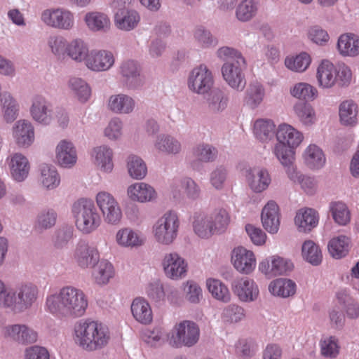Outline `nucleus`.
Returning <instances> with one entry per match:
<instances>
[{
	"mask_svg": "<svg viewBox=\"0 0 359 359\" xmlns=\"http://www.w3.org/2000/svg\"><path fill=\"white\" fill-rule=\"evenodd\" d=\"M163 266L165 275L171 279L182 278L187 274V264L184 259L176 252L165 255Z\"/></svg>",
	"mask_w": 359,
	"mask_h": 359,
	"instance_id": "obj_16",
	"label": "nucleus"
},
{
	"mask_svg": "<svg viewBox=\"0 0 359 359\" xmlns=\"http://www.w3.org/2000/svg\"><path fill=\"white\" fill-rule=\"evenodd\" d=\"M135 105V100L124 93L111 95L107 101L108 109L116 114H131L134 111Z\"/></svg>",
	"mask_w": 359,
	"mask_h": 359,
	"instance_id": "obj_21",
	"label": "nucleus"
},
{
	"mask_svg": "<svg viewBox=\"0 0 359 359\" xmlns=\"http://www.w3.org/2000/svg\"><path fill=\"white\" fill-rule=\"evenodd\" d=\"M269 290L273 295L288 297L295 294L296 284L290 279L278 278L271 282Z\"/></svg>",
	"mask_w": 359,
	"mask_h": 359,
	"instance_id": "obj_38",
	"label": "nucleus"
},
{
	"mask_svg": "<svg viewBox=\"0 0 359 359\" xmlns=\"http://www.w3.org/2000/svg\"><path fill=\"white\" fill-rule=\"evenodd\" d=\"M29 114L32 118L43 126H48L53 118V107L50 100L41 95H34L31 100Z\"/></svg>",
	"mask_w": 359,
	"mask_h": 359,
	"instance_id": "obj_12",
	"label": "nucleus"
},
{
	"mask_svg": "<svg viewBox=\"0 0 359 359\" xmlns=\"http://www.w3.org/2000/svg\"><path fill=\"white\" fill-rule=\"evenodd\" d=\"M200 330L196 323L184 320L175 327L169 341L175 347H191L199 339Z\"/></svg>",
	"mask_w": 359,
	"mask_h": 359,
	"instance_id": "obj_6",
	"label": "nucleus"
},
{
	"mask_svg": "<svg viewBox=\"0 0 359 359\" xmlns=\"http://www.w3.org/2000/svg\"><path fill=\"white\" fill-rule=\"evenodd\" d=\"M304 157L306 165L311 169H319L325 163V157L322 149L315 144L308 147Z\"/></svg>",
	"mask_w": 359,
	"mask_h": 359,
	"instance_id": "obj_41",
	"label": "nucleus"
},
{
	"mask_svg": "<svg viewBox=\"0 0 359 359\" xmlns=\"http://www.w3.org/2000/svg\"><path fill=\"white\" fill-rule=\"evenodd\" d=\"M131 312L134 318L142 324L148 325L152 321L153 314L151 306L143 298H135L133 301Z\"/></svg>",
	"mask_w": 359,
	"mask_h": 359,
	"instance_id": "obj_30",
	"label": "nucleus"
},
{
	"mask_svg": "<svg viewBox=\"0 0 359 359\" xmlns=\"http://www.w3.org/2000/svg\"><path fill=\"white\" fill-rule=\"evenodd\" d=\"M245 177L250 188L255 193L266 190L271 181L267 170L260 168L246 170Z\"/></svg>",
	"mask_w": 359,
	"mask_h": 359,
	"instance_id": "obj_19",
	"label": "nucleus"
},
{
	"mask_svg": "<svg viewBox=\"0 0 359 359\" xmlns=\"http://www.w3.org/2000/svg\"><path fill=\"white\" fill-rule=\"evenodd\" d=\"M89 53L87 44L83 40L76 39L68 43L66 55L72 60L81 62L86 61Z\"/></svg>",
	"mask_w": 359,
	"mask_h": 359,
	"instance_id": "obj_47",
	"label": "nucleus"
},
{
	"mask_svg": "<svg viewBox=\"0 0 359 359\" xmlns=\"http://www.w3.org/2000/svg\"><path fill=\"white\" fill-rule=\"evenodd\" d=\"M72 211L76 228L83 234L92 233L100 225V216L91 200L81 198L76 201Z\"/></svg>",
	"mask_w": 359,
	"mask_h": 359,
	"instance_id": "obj_3",
	"label": "nucleus"
},
{
	"mask_svg": "<svg viewBox=\"0 0 359 359\" xmlns=\"http://www.w3.org/2000/svg\"><path fill=\"white\" fill-rule=\"evenodd\" d=\"M254 133L259 140L268 141L275 135V125L271 120H257L254 125Z\"/></svg>",
	"mask_w": 359,
	"mask_h": 359,
	"instance_id": "obj_51",
	"label": "nucleus"
},
{
	"mask_svg": "<svg viewBox=\"0 0 359 359\" xmlns=\"http://www.w3.org/2000/svg\"><path fill=\"white\" fill-rule=\"evenodd\" d=\"M231 290L243 302H252L259 296V289L253 280L248 278L235 279L231 283Z\"/></svg>",
	"mask_w": 359,
	"mask_h": 359,
	"instance_id": "obj_15",
	"label": "nucleus"
},
{
	"mask_svg": "<svg viewBox=\"0 0 359 359\" xmlns=\"http://www.w3.org/2000/svg\"><path fill=\"white\" fill-rule=\"evenodd\" d=\"M330 212L334 222L341 226H345L351 221V212L347 205L341 201L332 202Z\"/></svg>",
	"mask_w": 359,
	"mask_h": 359,
	"instance_id": "obj_53",
	"label": "nucleus"
},
{
	"mask_svg": "<svg viewBox=\"0 0 359 359\" xmlns=\"http://www.w3.org/2000/svg\"><path fill=\"white\" fill-rule=\"evenodd\" d=\"M0 103L4 120L7 123L13 122L18 116L19 104L11 93H2Z\"/></svg>",
	"mask_w": 359,
	"mask_h": 359,
	"instance_id": "obj_32",
	"label": "nucleus"
},
{
	"mask_svg": "<svg viewBox=\"0 0 359 359\" xmlns=\"http://www.w3.org/2000/svg\"><path fill=\"white\" fill-rule=\"evenodd\" d=\"M69 86L81 102H86L90 95V89L88 83L80 78L69 80Z\"/></svg>",
	"mask_w": 359,
	"mask_h": 359,
	"instance_id": "obj_61",
	"label": "nucleus"
},
{
	"mask_svg": "<svg viewBox=\"0 0 359 359\" xmlns=\"http://www.w3.org/2000/svg\"><path fill=\"white\" fill-rule=\"evenodd\" d=\"M94 153L95 155V163L100 169L106 172H111L114 168L111 149L103 145L95 148Z\"/></svg>",
	"mask_w": 359,
	"mask_h": 359,
	"instance_id": "obj_45",
	"label": "nucleus"
},
{
	"mask_svg": "<svg viewBox=\"0 0 359 359\" xmlns=\"http://www.w3.org/2000/svg\"><path fill=\"white\" fill-rule=\"evenodd\" d=\"M337 49L344 57H355L359 55V36L354 33H344L339 36Z\"/></svg>",
	"mask_w": 359,
	"mask_h": 359,
	"instance_id": "obj_23",
	"label": "nucleus"
},
{
	"mask_svg": "<svg viewBox=\"0 0 359 359\" xmlns=\"http://www.w3.org/2000/svg\"><path fill=\"white\" fill-rule=\"evenodd\" d=\"M264 95L265 90L261 83H251L245 92V102L250 108L254 109L261 104Z\"/></svg>",
	"mask_w": 359,
	"mask_h": 359,
	"instance_id": "obj_42",
	"label": "nucleus"
},
{
	"mask_svg": "<svg viewBox=\"0 0 359 359\" xmlns=\"http://www.w3.org/2000/svg\"><path fill=\"white\" fill-rule=\"evenodd\" d=\"M337 298L348 318L357 319L359 318V303L356 299L344 290L337 293Z\"/></svg>",
	"mask_w": 359,
	"mask_h": 359,
	"instance_id": "obj_39",
	"label": "nucleus"
},
{
	"mask_svg": "<svg viewBox=\"0 0 359 359\" xmlns=\"http://www.w3.org/2000/svg\"><path fill=\"white\" fill-rule=\"evenodd\" d=\"M127 196L133 201L147 203L156 197L154 189L148 184L137 182L130 185L127 189Z\"/></svg>",
	"mask_w": 359,
	"mask_h": 359,
	"instance_id": "obj_24",
	"label": "nucleus"
},
{
	"mask_svg": "<svg viewBox=\"0 0 359 359\" xmlns=\"http://www.w3.org/2000/svg\"><path fill=\"white\" fill-rule=\"evenodd\" d=\"M302 256L304 259L313 266H318L322 262L321 250L313 241H306L302 248Z\"/></svg>",
	"mask_w": 359,
	"mask_h": 359,
	"instance_id": "obj_55",
	"label": "nucleus"
},
{
	"mask_svg": "<svg viewBox=\"0 0 359 359\" xmlns=\"http://www.w3.org/2000/svg\"><path fill=\"white\" fill-rule=\"evenodd\" d=\"M74 258L81 268L87 269L92 268L98 262L100 255L96 247L81 240L76 245Z\"/></svg>",
	"mask_w": 359,
	"mask_h": 359,
	"instance_id": "obj_14",
	"label": "nucleus"
},
{
	"mask_svg": "<svg viewBox=\"0 0 359 359\" xmlns=\"http://www.w3.org/2000/svg\"><path fill=\"white\" fill-rule=\"evenodd\" d=\"M207 287L212 295L219 301L227 303L231 300V294L228 287L220 280L216 279L207 280Z\"/></svg>",
	"mask_w": 359,
	"mask_h": 359,
	"instance_id": "obj_56",
	"label": "nucleus"
},
{
	"mask_svg": "<svg viewBox=\"0 0 359 359\" xmlns=\"http://www.w3.org/2000/svg\"><path fill=\"white\" fill-rule=\"evenodd\" d=\"M228 103L227 93L219 88L210 90L205 98L207 109L212 114L222 113L226 109Z\"/></svg>",
	"mask_w": 359,
	"mask_h": 359,
	"instance_id": "obj_27",
	"label": "nucleus"
},
{
	"mask_svg": "<svg viewBox=\"0 0 359 359\" xmlns=\"http://www.w3.org/2000/svg\"><path fill=\"white\" fill-rule=\"evenodd\" d=\"M85 22L88 27L93 32H107L110 29V20L104 13H88L85 15Z\"/></svg>",
	"mask_w": 359,
	"mask_h": 359,
	"instance_id": "obj_37",
	"label": "nucleus"
},
{
	"mask_svg": "<svg viewBox=\"0 0 359 359\" xmlns=\"http://www.w3.org/2000/svg\"><path fill=\"white\" fill-rule=\"evenodd\" d=\"M140 20L139 13L134 9H130L114 17L115 26L121 30L130 31L137 27Z\"/></svg>",
	"mask_w": 359,
	"mask_h": 359,
	"instance_id": "obj_35",
	"label": "nucleus"
},
{
	"mask_svg": "<svg viewBox=\"0 0 359 359\" xmlns=\"http://www.w3.org/2000/svg\"><path fill=\"white\" fill-rule=\"evenodd\" d=\"M214 234L224 233L229 224L230 217L225 209L215 210L210 215Z\"/></svg>",
	"mask_w": 359,
	"mask_h": 359,
	"instance_id": "obj_58",
	"label": "nucleus"
},
{
	"mask_svg": "<svg viewBox=\"0 0 359 359\" xmlns=\"http://www.w3.org/2000/svg\"><path fill=\"white\" fill-rule=\"evenodd\" d=\"M39 297L38 287L32 283H23L9 290L6 299V308L15 314L30 309Z\"/></svg>",
	"mask_w": 359,
	"mask_h": 359,
	"instance_id": "obj_4",
	"label": "nucleus"
},
{
	"mask_svg": "<svg viewBox=\"0 0 359 359\" xmlns=\"http://www.w3.org/2000/svg\"><path fill=\"white\" fill-rule=\"evenodd\" d=\"M193 222L195 233L201 238H209L214 234L210 216L204 214L196 213Z\"/></svg>",
	"mask_w": 359,
	"mask_h": 359,
	"instance_id": "obj_48",
	"label": "nucleus"
},
{
	"mask_svg": "<svg viewBox=\"0 0 359 359\" xmlns=\"http://www.w3.org/2000/svg\"><path fill=\"white\" fill-rule=\"evenodd\" d=\"M42 184L47 189L57 187L60 182V178L55 168L48 164H43L40 168Z\"/></svg>",
	"mask_w": 359,
	"mask_h": 359,
	"instance_id": "obj_57",
	"label": "nucleus"
},
{
	"mask_svg": "<svg viewBox=\"0 0 359 359\" xmlns=\"http://www.w3.org/2000/svg\"><path fill=\"white\" fill-rule=\"evenodd\" d=\"M213 83L212 72L205 65H201L194 68L188 78L189 89L197 94L208 93L211 90Z\"/></svg>",
	"mask_w": 359,
	"mask_h": 359,
	"instance_id": "obj_9",
	"label": "nucleus"
},
{
	"mask_svg": "<svg viewBox=\"0 0 359 359\" xmlns=\"http://www.w3.org/2000/svg\"><path fill=\"white\" fill-rule=\"evenodd\" d=\"M245 318V310L241 306L231 304L224 308L221 318L227 324L237 323Z\"/></svg>",
	"mask_w": 359,
	"mask_h": 359,
	"instance_id": "obj_52",
	"label": "nucleus"
},
{
	"mask_svg": "<svg viewBox=\"0 0 359 359\" xmlns=\"http://www.w3.org/2000/svg\"><path fill=\"white\" fill-rule=\"evenodd\" d=\"M336 67L328 60H323L317 68L316 78L323 88H330L336 84Z\"/></svg>",
	"mask_w": 359,
	"mask_h": 359,
	"instance_id": "obj_28",
	"label": "nucleus"
},
{
	"mask_svg": "<svg viewBox=\"0 0 359 359\" xmlns=\"http://www.w3.org/2000/svg\"><path fill=\"white\" fill-rule=\"evenodd\" d=\"M318 223V214L312 208L301 210L295 217V224L300 231H310L316 227Z\"/></svg>",
	"mask_w": 359,
	"mask_h": 359,
	"instance_id": "obj_31",
	"label": "nucleus"
},
{
	"mask_svg": "<svg viewBox=\"0 0 359 359\" xmlns=\"http://www.w3.org/2000/svg\"><path fill=\"white\" fill-rule=\"evenodd\" d=\"M339 112L343 125L353 126L357 123L358 106L353 100H346L341 103Z\"/></svg>",
	"mask_w": 359,
	"mask_h": 359,
	"instance_id": "obj_44",
	"label": "nucleus"
},
{
	"mask_svg": "<svg viewBox=\"0 0 359 359\" xmlns=\"http://www.w3.org/2000/svg\"><path fill=\"white\" fill-rule=\"evenodd\" d=\"M231 259L234 267L243 273H250L256 265L254 253L243 247H238L233 249Z\"/></svg>",
	"mask_w": 359,
	"mask_h": 359,
	"instance_id": "obj_18",
	"label": "nucleus"
},
{
	"mask_svg": "<svg viewBox=\"0 0 359 359\" xmlns=\"http://www.w3.org/2000/svg\"><path fill=\"white\" fill-rule=\"evenodd\" d=\"M11 173L14 180L18 182L24 181L29 172V163L27 158L21 154H13L11 159Z\"/></svg>",
	"mask_w": 359,
	"mask_h": 359,
	"instance_id": "obj_29",
	"label": "nucleus"
},
{
	"mask_svg": "<svg viewBox=\"0 0 359 359\" xmlns=\"http://www.w3.org/2000/svg\"><path fill=\"white\" fill-rule=\"evenodd\" d=\"M93 268V276L98 285L107 284L114 276V267L107 260H99Z\"/></svg>",
	"mask_w": 359,
	"mask_h": 359,
	"instance_id": "obj_40",
	"label": "nucleus"
},
{
	"mask_svg": "<svg viewBox=\"0 0 359 359\" xmlns=\"http://www.w3.org/2000/svg\"><path fill=\"white\" fill-rule=\"evenodd\" d=\"M13 133L16 144L20 147L27 148L34 140V126L27 120L18 121L13 126Z\"/></svg>",
	"mask_w": 359,
	"mask_h": 359,
	"instance_id": "obj_20",
	"label": "nucleus"
},
{
	"mask_svg": "<svg viewBox=\"0 0 359 359\" xmlns=\"http://www.w3.org/2000/svg\"><path fill=\"white\" fill-rule=\"evenodd\" d=\"M180 220L176 212L168 211L153 226L156 241L163 245L171 244L177 238Z\"/></svg>",
	"mask_w": 359,
	"mask_h": 359,
	"instance_id": "obj_5",
	"label": "nucleus"
},
{
	"mask_svg": "<svg viewBox=\"0 0 359 359\" xmlns=\"http://www.w3.org/2000/svg\"><path fill=\"white\" fill-rule=\"evenodd\" d=\"M123 85L129 90H137L142 88L144 83V77L141 74V68L137 62L132 60L124 61L119 67Z\"/></svg>",
	"mask_w": 359,
	"mask_h": 359,
	"instance_id": "obj_13",
	"label": "nucleus"
},
{
	"mask_svg": "<svg viewBox=\"0 0 359 359\" xmlns=\"http://www.w3.org/2000/svg\"><path fill=\"white\" fill-rule=\"evenodd\" d=\"M74 334L75 342L88 352L102 349L110 340L108 327L90 319L78 321L74 325Z\"/></svg>",
	"mask_w": 359,
	"mask_h": 359,
	"instance_id": "obj_2",
	"label": "nucleus"
},
{
	"mask_svg": "<svg viewBox=\"0 0 359 359\" xmlns=\"http://www.w3.org/2000/svg\"><path fill=\"white\" fill-rule=\"evenodd\" d=\"M283 147L280 148L278 147L276 151H277V158L280 162V163L283 165V166L285 168L286 172L287 175V177L290 178V180L295 183H299V181L301 180L302 177L304 176V175L301 174L300 172H297L296 168L294 166V156H292V154L291 151H283L282 149Z\"/></svg>",
	"mask_w": 359,
	"mask_h": 359,
	"instance_id": "obj_36",
	"label": "nucleus"
},
{
	"mask_svg": "<svg viewBox=\"0 0 359 359\" xmlns=\"http://www.w3.org/2000/svg\"><path fill=\"white\" fill-rule=\"evenodd\" d=\"M316 92V88L305 83L296 84L290 90L292 96L304 100H313Z\"/></svg>",
	"mask_w": 359,
	"mask_h": 359,
	"instance_id": "obj_64",
	"label": "nucleus"
},
{
	"mask_svg": "<svg viewBox=\"0 0 359 359\" xmlns=\"http://www.w3.org/2000/svg\"><path fill=\"white\" fill-rule=\"evenodd\" d=\"M311 61L310 55L303 52L295 57H287L285 64L292 71L303 72L309 67Z\"/></svg>",
	"mask_w": 359,
	"mask_h": 359,
	"instance_id": "obj_60",
	"label": "nucleus"
},
{
	"mask_svg": "<svg viewBox=\"0 0 359 359\" xmlns=\"http://www.w3.org/2000/svg\"><path fill=\"white\" fill-rule=\"evenodd\" d=\"M278 206L273 201H271L266 203L262 212V222L264 228L271 233L278 231L280 221L278 214Z\"/></svg>",
	"mask_w": 359,
	"mask_h": 359,
	"instance_id": "obj_25",
	"label": "nucleus"
},
{
	"mask_svg": "<svg viewBox=\"0 0 359 359\" xmlns=\"http://www.w3.org/2000/svg\"><path fill=\"white\" fill-rule=\"evenodd\" d=\"M127 168L129 175L135 180L144 178L147 173L144 161L140 156L133 154L127 158Z\"/></svg>",
	"mask_w": 359,
	"mask_h": 359,
	"instance_id": "obj_49",
	"label": "nucleus"
},
{
	"mask_svg": "<svg viewBox=\"0 0 359 359\" xmlns=\"http://www.w3.org/2000/svg\"><path fill=\"white\" fill-rule=\"evenodd\" d=\"M41 21L48 27L69 30L74 27V15L69 11L62 8H47L42 11Z\"/></svg>",
	"mask_w": 359,
	"mask_h": 359,
	"instance_id": "obj_8",
	"label": "nucleus"
},
{
	"mask_svg": "<svg viewBox=\"0 0 359 359\" xmlns=\"http://www.w3.org/2000/svg\"><path fill=\"white\" fill-rule=\"evenodd\" d=\"M258 6L255 0H243L236 8V18L243 22L251 20L257 15Z\"/></svg>",
	"mask_w": 359,
	"mask_h": 359,
	"instance_id": "obj_46",
	"label": "nucleus"
},
{
	"mask_svg": "<svg viewBox=\"0 0 359 359\" xmlns=\"http://www.w3.org/2000/svg\"><path fill=\"white\" fill-rule=\"evenodd\" d=\"M96 203L107 223H119L122 218V212L118 202L111 194L107 191L99 192L96 196Z\"/></svg>",
	"mask_w": 359,
	"mask_h": 359,
	"instance_id": "obj_11",
	"label": "nucleus"
},
{
	"mask_svg": "<svg viewBox=\"0 0 359 359\" xmlns=\"http://www.w3.org/2000/svg\"><path fill=\"white\" fill-rule=\"evenodd\" d=\"M114 64V57L108 50H91L86 61L87 67L93 71L102 72L109 69Z\"/></svg>",
	"mask_w": 359,
	"mask_h": 359,
	"instance_id": "obj_17",
	"label": "nucleus"
},
{
	"mask_svg": "<svg viewBox=\"0 0 359 359\" xmlns=\"http://www.w3.org/2000/svg\"><path fill=\"white\" fill-rule=\"evenodd\" d=\"M57 217V215L55 210L43 209L36 217L34 228L39 232L50 229L55 225Z\"/></svg>",
	"mask_w": 359,
	"mask_h": 359,
	"instance_id": "obj_43",
	"label": "nucleus"
},
{
	"mask_svg": "<svg viewBox=\"0 0 359 359\" xmlns=\"http://www.w3.org/2000/svg\"><path fill=\"white\" fill-rule=\"evenodd\" d=\"M351 248V238L340 235L332 238L327 245L330 255L335 259H341L346 256Z\"/></svg>",
	"mask_w": 359,
	"mask_h": 359,
	"instance_id": "obj_34",
	"label": "nucleus"
},
{
	"mask_svg": "<svg viewBox=\"0 0 359 359\" xmlns=\"http://www.w3.org/2000/svg\"><path fill=\"white\" fill-rule=\"evenodd\" d=\"M88 306V298L83 290L70 285L48 295L46 301L47 310L57 318L81 317Z\"/></svg>",
	"mask_w": 359,
	"mask_h": 359,
	"instance_id": "obj_1",
	"label": "nucleus"
},
{
	"mask_svg": "<svg viewBox=\"0 0 359 359\" xmlns=\"http://www.w3.org/2000/svg\"><path fill=\"white\" fill-rule=\"evenodd\" d=\"M276 136L278 142L274 147L273 152L277 157V149L283 147V151H291L294 156V149L297 147L303 140V135L290 125L279 126ZM285 152H283L284 154Z\"/></svg>",
	"mask_w": 359,
	"mask_h": 359,
	"instance_id": "obj_10",
	"label": "nucleus"
},
{
	"mask_svg": "<svg viewBox=\"0 0 359 359\" xmlns=\"http://www.w3.org/2000/svg\"><path fill=\"white\" fill-rule=\"evenodd\" d=\"M247 67L245 59L236 62H225L221 68L224 80L233 89L243 91L246 86L244 71Z\"/></svg>",
	"mask_w": 359,
	"mask_h": 359,
	"instance_id": "obj_7",
	"label": "nucleus"
},
{
	"mask_svg": "<svg viewBox=\"0 0 359 359\" xmlns=\"http://www.w3.org/2000/svg\"><path fill=\"white\" fill-rule=\"evenodd\" d=\"M5 336L23 344L34 343L37 333L25 325L15 324L5 327Z\"/></svg>",
	"mask_w": 359,
	"mask_h": 359,
	"instance_id": "obj_22",
	"label": "nucleus"
},
{
	"mask_svg": "<svg viewBox=\"0 0 359 359\" xmlns=\"http://www.w3.org/2000/svg\"><path fill=\"white\" fill-rule=\"evenodd\" d=\"M74 229L71 224H63L58 227L54 233L53 242L57 249H62L67 245L73 239Z\"/></svg>",
	"mask_w": 359,
	"mask_h": 359,
	"instance_id": "obj_54",
	"label": "nucleus"
},
{
	"mask_svg": "<svg viewBox=\"0 0 359 359\" xmlns=\"http://www.w3.org/2000/svg\"><path fill=\"white\" fill-rule=\"evenodd\" d=\"M194 156L200 161L213 162L217 156V149L209 144H200L193 149Z\"/></svg>",
	"mask_w": 359,
	"mask_h": 359,
	"instance_id": "obj_59",
	"label": "nucleus"
},
{
	"mask_svg": "<svg viewBox=\"0 0 359 359\" xmlns=\"http://www.w3.org/2000/svg\"><path fill=\"white\" fill-rule=\"evenodd\" d=\"M294 110L302 123L308 125L313 123L314 111L309 104L300 101L295 104Z\"/></svg>",
	"mask_w": 359,
	"mask_h": 359,
	"instance_id": "obj_63",
	"label": "nucleus"
},
{
	"mask_svg": "<svg viewBox=\"0 0 359 359\" xmlns=\"http://www.w3.org/2000/svg\"><path fill=\"white\" fill-rule=\"evenodd\" d=\"M154 145L158 152L166 154H177L181 150L180 142L172 136L165 134L158 135Z\"/></svg>",
	"mask_w": 359,
	"mask_h": 359,
	"instance_id": "obj_33",
	"label": "nucleus"
},
{
	"mask_svg": "<svg viewBox=\"0 0 359 359\" xmlns=\"http://www.w3.org/2000/svg\"><path fill=\"white\" fill-rule=\"evenodd\" d=\"M77 155L75 147L71 142L62 140L56 147V160L60 165L71 168L76 162Z\"/></svg>",
	"mask_w": 359,
	"mask_h": 359,
	"instance_id": "obj_26",
	"label": "nucleus"
},
{
	"mask_svg": "<svg viewBox=\"0 0 359 359\" xmlns=\"http://www.w3.org/2000/svg\"><path fill=\"white\" fill-rule=\"evenodd\" d=\"M320 352L326 358H334L339 353L338 339L331 336L320 341Z\"/></svg>",
	"mask_w": 359,
	"mask_h": 359,
	"instance_id": "obj_62",
	"label": "nucleus"
},
{
	"mask_svg": "<svg viewBox=\"0 0 359 359\" xmlns=\"http://www.w3.org/2000/svg\"><path fill=\"white\" fill-rule=\"evenodd\" d=\"M117 243L125 247L142 245L143 239L138 233L130 228H124L118 231L116 236Z\"/></svg>",
	"mask_w": 359,
	"mask_h": 359,
	"instance_id": "obj_50",
	"label": "nucleus"
}]
</instances>
